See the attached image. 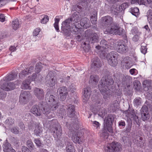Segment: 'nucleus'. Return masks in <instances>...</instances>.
Segmentation results:
<instances>
[{
	"mask_svg": "<svg viewBox=\"0 0 152 152\" xmlns=\"http://www.w3.org/2000/svg\"><path fill=\"white\" fill-rule=\"evenodd\" d=\"M31 83V81L27 79L25 80L22 83V88L25 89H31V88L30 86Z\"/></svg>",
	"mask_w": 152,
	"mask_h": 152,
	"instance_id": "obj_33",
	"label": "nucleus"
},
{
	"mask_svg": "<svg viewBox=\"0 0 152 152\" xmlns=\"http://www.w3.org/2000/svg\"><path fill=\"white\" fill-rule=\"evenodd\" d=\"M57 91L59 93L61 100H64L68 94V91L67 88L64 86L59 87L58 88Z\"/></svg>",
	"mask_w": 152,
	"mask_h": 152,
	"instance_id": "obj_12",
	"label": "nucleus"
},
{
	"mask_svg": "<svg viewBox=\"0 0 152 152\" xmlns=\"http://www.w3.org/2000/svg\"><path fill=\"white\" fill-rule=\"evenodd\" d=\"M30 96L29 92L26 91H22L19 98V102L21 104H24Z\"/></svg>",
	"mask_w": 152,
	"mask_h": 152,
	"instance_id": "obj_15",
	"label": "nucleus"
},
{
	"mask_svg": "<svg viewBox=\"0 0 152 152\" xmlns=\"http://www.w3.org/2000/svg\"><path fill=\"white\" fill-rule=\"evenodd\" d=\"M93 126L96 127V128L98 129L100 127V124L99 123L96 121H94L93 122Z\"/></svg>",
	"mask_w": 152,
	"mask_h": 152,
	"instance_id": "obj_64",
	"label": "nucleus"
},
{
	"mask_svg": "<svg viewBox=\"0 0 152 152\" xmlns=\"http://www.w3.org/2000/svg\"><path fill=\"white\" fill-rule=\"evenodd\" d=\"M72 140L75 143L81 144L82 142V139L80 136V133L78 131H74L72 132Z\"/></svg>",
	"mask_w": 152,
	"mask_h": 152,
	"instance_id": "obj_14",
	"label": "nucleus"
},
{
	"mask_svg": "<svg viewBox=\"0 0 152 152\" xmlns=\"http://www.w3.org/2000/svg\"><path fill=\"white\" fill-rule=\"evenodd\" d=\"M34 93L39 99L42 100L44 98V93L43 90L41 88H35L34 89Z\"/></svg>",
	"mask_w": 152,
	"mask_h": 152,
	"instance_id": "obj_19",
	"label": "nucleus"
},
{
	"mask_svg": "<svg viewBox=\"0 0 152 152\" xmlns=\"http://www.w3.org/2000/svg\"><path fill=\"white\" fill-rule=\"evenodd\" d=\"M89 44L86 41L83 42V44L85 45V46L83 47V49L85 52H88L90 50L91 48L89 45Z\"/></svg>",
	"mask_w": 152,
	"mask_h": 152,
	"instance_id": "obj_44",
	"label": "nucleus"
},
{
	"mask_svg": "<svg viewBox=\"0 0 152 152\" xmlns=\"http://www.w3.org/2000/svg\"><path fill=\"white\" fill-rule=\"evenodd\" d=\"M84 33L82 34L81 33L80 34H78L75 36L76 40L79 42L81 41L84 38Z\"/></svg>",
	"mask_w": 152,
	"mask_h": 152,
	"instance_id": "obj_48",
	"label": "nucleus"
},
{
	"mask_svg": "<svg viewBox=\"0 0 152 152\" xmlns=\"http://www.w3.org/2000/svg\"><path fill=\"white\" fill-rule=\"evenodd\" d=\"M114 83V81L111 77L105 76L102 78L99 82V86L101 85L102 87L109 88L111 87Z\"/></svg>",
	"mask_w": 152,
	"mask_h": 152,
	"instance_id": "obj_7",
	"label": "nucleus"
},
{
	"mask_svg": "<svg viewBox=\"0 0 152 152\" xmlns=\"http://www.w3.org/2000/svg\"><path fill=\"white\" fill-rule=\"evenodd\" d=\"M119 55L117 52L112 51L107 56V59L109 65L113 66H115L118 64V58Z\"/></svg>",
	"mask_w": 152,
	"mask_h": 152,
	"instance_id": "obj_4",
	"label": "nucleus"
},
{
	"mask_svg": "<svg viewBox=\"0 0 152 152\" xmlns=\"http://www.w3.org/2000/svg\"><path fill=\"white\" fill-rule=\"evenodd\" d=\"M45 100L49 105L48 107L52 111L56 110L59 105L57 97L54 96L51 91L48 92L45 95Z\"/></svg>",
	"mask_w": 152,
	"mask_h": 152,
	"instance_id": "obj_1",
	"label": "nucleus"
},
{
	"mask_svg": "<svg viewBox=\"0 0 152 152\" xmlns=\"http://www.w3.org/2000/svg\"><path fill=\"white\" fill-rule=\"evenodd\" d=\"M70 18L71 19L72 23L73 24L79 22L80 20V18L77 15L73 14Z\"/></svg>",
	"mask_w": 152,
	"mask_h": 152,
	"instance_id": "obj_35",
	"label": "nucleus"
},
{
	"mask_svg": "<svg viewBox=\"0 0 152 152\" xmlns=\"http://www.w3.org/2000/svg\"><path fill=\"white\" fill-rule=\"evenodd\" d=\"M91 92V88L89 87H86L83 89L82 97L83 102H86L88 101Z\"/></svg>",
	"mask_w": 152,
	"mask_h": 152,
	"instance_id": "obj_13",
	"label": "nucleus"
},
{
	"mask_svg": "<svg viewBox=\"0 0 152 152\" xmlns=\"http://www.w3.org/2000/svg\"><path fill=\"white\" fill-rule=\"evenodd\" d=\"M27 71L26 69L22 70L21 72L19 74V76L21 78L26 76L29 74Z\"/></svg>",
	"mask_w": 152,
	"mask_h": 152,
	"instance_id": "obj_46",
	"label": "nucleus"
},
{
	"mask_svg": "<svg viewBox=\"0 0 152 152\" xmlns=\"http://www.w3.org/2000/svg\"><path fill=\"white\" fill-rule=\"evenodd\" d=\"M70 29L71 31L74 34H76L79 30V28L77 27L76 25L75 24H72Z\"/></svg>",
	"mask_w": 152,
	"mask_h": 152,
	"instance_id": "obj_43",
	"label": "nucleus"
},
{
	"mask_svg": "<svg viewBox=\"0 0 152 152\" xmlns=\"http://www.w3.org/2000/svg\"><path fill=\"white\" fill-rule=\"evenodd\" d=\"M49 17L47 15H44V17L41 20V23L42 24H45L48 21Z\"/></svg>",
	"mask_w": 152,
	"mask_h": 152,
	"instance_id": "obj_56",
	"label": "nucleus"
},
{
	"mask_svg": "<svg viewBox=\"0 0 152 152\" xmlns=\"http://www.w3.org/2000/svg\"><path fill=\"white\" fill-rule=\"evenodd\" d=\"M100 45L103 48H108L107 42L104 39L102 40L100 42Z\"/></svg>",
	"mask_w": 152,
	"mask_h": 152,
	"instance_id": "obj_51",
	"label": "nucleus"
},
{
	"mask_svg": "<svg viewBox=\"0 0 152 152\" xmlns=\"http://www.w3.org/2000/svg\"><path fill=\"white\" fill-rule=\"evenodd\" d=\"M6 122L9 126H11L14 124V120L12 118H9L8 120L6 121Z\"/></svg>",
	"mask_w": 152,
	"mask_h": 152,
	"instance_id": "obj_59",
	"label": "nucleus"
},
{
	"mask_svg": "<svg viewBox=\"0 0 152 152\" xmlns=\"http://www.w3.org/2000/svg\"><path fill=\"white\" fill-rule=\"evenodd\" d=\"M3 151L4 152H8L11 151L12 150H14L11 147V144L7 142H4L3 145Z\"/></svg>",
	"mask_w": 152,
	"mask_h": 152,
	"instance_id": "obj_30",
	"label": "nucleus"
},
{
	"mask_svg": "<svg viewBox=\"0 0 152 152\" xmlns=\"http://www.w3.org/2000/svg\"><path fill=\"white\" fill-rule=\"evenodd\" d=\"M152 81L146 80L144 81L142 84L143 90L146 91H151L152 90L151 83Z\"/></svg>",
	"mask_w": 152,
	"mask_h": 152,
	"instance_id": "obj_22",
	"label": "nucleus"
},
{
	"mask_svg": "<svg viewBox=\"0 0 152 152\" xmlns=\"http://www.w3.org/2000/svg\"><path fill=\"white\" fill-rule=\"evenodd\" d=\"M64 139L66 140V142H65L66 152H75L74 147L72 146V143L71 142H68V138L64 137Z\"/></svg>",
	"mask_w": 152,
	"mask_h": 152,
	"instance_id": "obj_26",
	"label": "nucleus"
},
{
	"mask_svg": "<svg viewBox=\"0 0 152 152\" xmlns=\"http://www.w3.org/2000/svg\"><path fill=\"white\" fill-rule=\"evenodd\" d=\"M121 10L120 6L118 7L116 4L113 5L111 8V13L113 15H123L122 13L121 12Z\"/></svg>",
	"mask_w": 152,
	"mask_h": 152,
	"instance_id": "obj_18",
	"label": "nucleus"
},
{
	"mask_svg": "<svg viewBox=\"0 0 152 152\" xmlns=\"http://www.w3.org/2000/svg\"><path fill=\"white\" fill-rule=\"evenodd\" d=\"M39 105L44 114H48L50 113V111L51 110L48 107V106L45 103L41 102L39 103Z\"/></svg>",
	"mask_w": 152,
	"mask_h": 152,
	"instance_id": "obj_23",
	"label": "nucleus"
},
{
	"mask_svg": "<svg viewBox=\"0 0 152 152\" xmlns=\"http://www.w3.org/2000/svg\"><path fill=\"white\" fill-rule=\"evenodd\" d=\"M1 87L5 91H8L14 89L15 87V85L12 82L4 83L1 85Z\"/></svg>",
	"mask_w": 152,
	"mask_h": 152,
	"instance_id": "obj_20",
	"label": "nucleus"
},
{
	"mask_svg": "<svg viewBox=\"0 0 152 152\" xmlns=\"http://www.w3.org/2000/svg\"><path fill=\"white\" fill-rule=\"evenodd\" d=\"M80 25L83 26L84 28H89L91 26L89 20H85V19H83L80 22Z\"/></svg>",
	"mask_w": 152,
	"mask_h": 152,
	"instance_id": "obj_34",
	"label": "nucleus"
},
{
	"mask_svg": "<svg viewBox=\"0 0 152 152\" xmlns=\"http://www.w3.org/2000/svg\"><path fill=\"white\" fill-rule=\"evenodd\" d=\"M129 57H126L123 59L125 64V67L127 69L130 68L132 66L131 64H130V61L129 60Z\"/></svg>",
	"mask_w": 152,
	"mask_h": 152,
	"instance_id": "obj_39",
	"label": "nucleus"
},
{
	"mask_svg": "<svg viewBox=\"0 0 152 152\" xmlns=\"http://www.w3.org/2000/svg\"><path fill=\"white\" fill-rule=\"evenodd\" d=\"M148 113V107L146 105H143L141 110V113Z\"/></svg>",
	"mask_w": 152,
	"mask_h": 152,
	"instance_id": "obj_54",
	"label": "nucleus"
},
{
	"mask_svg": "<svg viewBox=\"0 0 152 152\" xmlns=\"http://www.w3.org/2000/svg\"><path fill=\"white\" fill-rule=\"evenodd\" d=\"M116 51L118 53L124 54L127 52L129 50V48L127 45L123 42H118L116 47Z\"/></svg>",
	"mask_w": 152,
	"mask_h": 152,
	"instance_id": "obj_9",
	"label": "nucleus"
},
{
	"mask_svg": "<svg viewBox=\"0 0 152 152\" xmlns=\"http://www.w3.org/2000/svg\"><path fill=\"white\" fill-rule=\"evenodd\" d=\"M134 106L138 107L141 105V99L139 97L136 98L133 102Z\"/></svg>",
	"mask_w": 152,
	"mask_h": 152,
	"instance_id": "obj_42",
	"label": "nucleus"
},
{
	"mask_svg": "<svg viewBox=\"0 0 152 152\" xmlns=\"http://www.w3.org/2000/svg\"><path fill=\"white\" fill-rule=\"evenodd\" d=\"M133 88L137 91H139L142 89L141 84L137 80H135L133 82Z\"/></svg>",
	"mask_w": 152,
	"mask_h": 152,
	"instance_id": "obj_31",
	"label": "nucleus"
},
{
	"mask_svg": "<svg viewBox=\"0 0 152 152\" xmlns=\"http://www.w3.org/2000/svg\"><path fill=\"white\" fill-rule=\"evenodd\" d=\"M75 107L74 105L72 104H69L68 106L67 110L68 111V115L69 117H72V120H74L75 118H73L74 116L75 110Z\"/></svg>",
	"mask_w": 152,
	"mask_h": 152,
	"instance_id": "obj_25",
	"label": "nucleus"
},
{
	"mask_svg": "<svg viewBox=\"0 0 152 152\" xmlns=\"http://www.w3.org/2000/svg\"><path fill=\"white\" fill-rule=\"evenodd\" d=\"M42 67L41 65L39 63H37L35 66V72L37 73H39L41 70Z\"/></svg>",
	"mask_w": 152,
	"mask_h": 152,
	"instance_id": "obj_50",
	"label": "nucleus"
},
{
	"mask_svg": "<svg viewBox=\"0 0 152 152\" xmlns=\"http://www.w3.org/2000/svg\"><path fill=\"white\" fill-rule=\"evenodd\" d=\"M113 18L109 15L102 17L100 19V22L104 26H107L113 23Z\"/></svg>",
	"mask_w": 152,
	"mask_h": 152,
	"instance_id": "obj_11",
	"label": "nucleus"
},
{
	"mask_svg": "<svg viewBox=\"0 0 152 152\" xmlns=\"http://www.w3.org/2000/svg\"><path fill=\"white\" fill-rule=\"evenodd\" d=\"M135 121L136 124L139 126L140 125V120L138 116L136 115L134 117L132 118Z\"/></svg>",
	"mask_w": 152,
	"mask_h": 152,
	"instance_id": "obj_57",
	"label": "nucleus"
},
{
	"mask_svg": "<svg viewBox=\"0 0 152 152\" xmlns=\"http://www.w3.org/2000/svg\"><path fill=\"white\" fill-rule=\"evenodd\" d=\"M26 145L31 150H32L34 149V145L31 140H28L27 141Z\"/></svg>",
	"mask_w": 152,
	"mask_h": 152,
	"instance_id": "obj_49",
	"label": "nucleus"
},
{
	"mask_svg": "<svg viewBox=\"0 0 152 152\" xmlns=\"http://www.w3.org/2000/svg\"><path fill=\"white\" fill-rule=\"evenodd\" d=\"M61 30L63 31L64 35L66 37L69 36L71 34V31L70 29L61 27Z\"/></svg>",
	"mask_w": 152,
	"mask_h": 152,
	"instance_id": "obj_40",
	"label": "nucleus"
},
{
	"mask_svg": "<svg viewBox=\"0 0 152 152\" xmlns=\"http://www.w3.org/2000/svg\"><path fill=\"white\" fill-rule=\"evenodd\" d=\"M108 136V133L107 132L103 131L101 135V136L103 137L104 139H107Z\"/></svg>",
	"mask_w": 152,
	"mask_h": 152,
	"instance_id": "obj_61",
	"label": "nucleus"
},
{
	"mask_svg": "<svg viewBox=\"0 0 152 152\" xmlns=\"http://www.w3.org/2000/svg\"><path fill=\"white\" fill-rule=\"evenodd\" d=\"M71 22L72 23L71 19L69 18L62 22L61 27L65 28L68 29L70 28L71 26H70V24Z\"/></svg>",
	"mask_w": 152,
	"mask_h": 152,
	"instance_id": "obj_32",
	"label": "nucleus"
},
{
	"mask_svg": "<svg viewBox=\"0 0 152 152\" xmlns=\"http://www.w3.org/2000/svg\"><path fill=\"white\" fill-rule=\"evenodd\" d=\"M91 68L94 70H96L100 68L102 66L99 59L97 57L93 58L91 61Z\"/></svg>",
	"mask_w": 152,
	"mask_h": 152,
	"instance_id": "obj_16",
	"label": "nucleus"
},
{
	"mask_svg": "<svg viewBox=\"0 0 152 152\" xmlns=\"http://www.w3.org/2000/svg\"><path fill=\"white\" fill-rule=\"evenodd\" d=\"M147 48L146 44L144 43H142L141 45V51L142 53L145 54L147 52Z\"/></svg>",
	"mask_w": 152,
	"mask_h": 152,
	"instance_id": "obj_47",
	"label": "nucleus"
},
{
	"mask_svg": "<svg viewBox=\"0 0 152 152\" xmlns=\"http://www.w3.org/2000/svg\"><path fill=\"white\" fill-rule=\"evenodd\" d=\"M132 126V124H129L126 128V130L124 131V132L126 133L130 132L131 130Z\"/></svg>",
	"mask_w": 152,
	"mask_h": 152,
	"instance_id": "obj_58",
	"label": "nucleus"
},
{
	"mask_svg": "<svg viewBox=\"0 0 152 152\" xmlns=\"http://www.w3.org/2000/svg\"><path fill=\"white\" fill-rule=\"evenodd\" d=\"M99 80V77L97 75H92L90 76L89 83L91 84H96Z\"/></svg>",
	"mask_w": 152,
	"mask_h": 152,
	"instance_id": "obj_28",
	"label": "nucleus"
},
{
	"mask_svg": "<svg viewBox=\"0 0 152 152\" xmlns=\"http://www.w3.org/2000/svg\"><path fill=\"white\" fill-rule=\"evenodd\" d=\"M129 4L127 2H125L123 3L121 5L119 6L121 10V12L123 14H124L125 10L129 7Z\"/></svg>",
	"mask_w": 152,
	"mask_h": 152,
	"instance_id": "obj_41",
	"label": "nucleus"
},
{
	"mask_svg": "<svg viewBox=\"0 0 152 152\" xmlns=\"http://www.w3.org/2000/svg\"><path fill=\"white\" fill-rule=\"evenodd\" d=\"M34 133L37 136H39L42 133V128L39 125H38L35 127V129L34 130Z\"/></svg>",
	"mask_w": 152,
	"mask_h": 152,
	"instance_id": "obj_36",
	"label": "nucleus"
},
{
	"mask_svg": "<svg viewBox=\"0 0 152 152\" xmlns=\"http://www.w3.org/2000/svg\"><path fill=\"white\" fill-rule=\"evenodd\" d=\"M130 12L133 15L136 17L140 14L139 10L137 7H132L130 9Z\"/></svg>",
	"mask_w": 152,
	"mask_h": 152,
	"instance_id": "obj_38",
	"label": "nucleus"
},
{
	"mask_svg": "<svg viewBox=\"0 0 152 152\" xmlns=\"http://www.w3.org/2000/svg\"><path fill=\"white\" fill-rule=\"evenodd\" d=\"M120 143L113 142L108 144L104 148L105 152H120L122 150Z\"/></svg>",
	"mask_w": 152,
	"mask_h": 152,
	"instance_id": "obj_5",
	"label": "nucleus"
},
{
	"mask_svg": "<svg viewBox=\"0 0 152 152\" xmlns=\"http://www.w3.org/2000/svg\"><path fill=\"white\" fill-rule=\"evenodd\" d=\"M43 77L39 73H33L31 77V80L38 83L42 81Z\"/></svg>",
	"mask_w": 152,
	"mask_h": 152,
	"instance_id": "obj_27",
	"label": "nucleus"
},
{
	"mask_svg": "<svg viewBox=\"0 0 152 152\" xmlns=\"http://www.w3.org/2000/svg\"><path fill=\"white\" fill-rule=\"evenodd\" d=\"M50 131L56 141H58L61 137L62 133L61 126L59 124H57L55 126L52 127Z\"/></svg>",
	"mask_w": 152,
	"mask_h": 152,
	"instance_id": "obj_6",
	"label": "nucleus"
},
{
	"mask_svg": "<svg viewBox=\"0 0 152 152\" xmlns=\"http://www.w3.org/2000/svg\"><path fill=\"white\" fill-rule=\"evenodd\" d=\"M141 118L144 121H147L149 119L150 115L148 113H141Z\"/></svg>",
	"mask_w": 152,
	"mask_h": 152,
	"instance_id": "obj_45",
	"label": "nucleus"
},
{
	"mask_svg": "<svg viewBox=\"0 0 152 152\" xmlns=\"http://www.w3.org/2000/svg\"><path fill=\"white\" fill-rule=\"evenodd\" d=\"M132 78L127 75L126 76H124L123 77L121 83L123 86L125 87V88H126L129 89V87H130V85L129 84V83L132 80Z\"/></svg>",
	"mask_w": 152,
	"mask_h": 152,
	"instance_id": "obj_17",
	"label": "nucleus"
},
{
	"mask_svg": "<svg viewBox=\"0 0 152 152\" xmlns=\"http://www.w3.org/2000/svg\"><path fill=\"white\" fill-rule=\"evenodd\" d=\"M86 42L88 43L94 44L99 42V37L96 33L93 32L91 30H87L84 33Z\"/></svg>",
	"mask_w": 152,
	"mask_h": 152,
	"instance_id": "obj_2",
	"label": "nucleus"
},
{
	"mask_svg": "<svg viewBox=\"0 0 152 152\" xmlns=\"http://www.w3.org/2000/svg\"><path fill=\"white\" fill-rule=\"evenodd\" d=\"M45 79L46 84L49 87H53L56 83V78L53 72L51 71L48 73Z\"/></svg>",
	"mask_w": 152,
	"mask_h": 152,
	"instance_id": "obj_8",
	"label": "nucleus"
},
{
	"mask_svg": "<svg viewBox=\"0 0 152 152\" xmlns=\"http://www.w3.org/2000/svg\"><path fill=\"white\" fill-rule=\"evenodd\" d=\"M115 118V115L109 114L107 117L104 119V121L106 122L107 126L109 127H111Z\"/></svg>",
	"mask_w": 152,
	"mask_h": 152,
	"instance_id": "obj_21",
	"label": "nucleus"
},
{
	"mask_svg": "<svg viewBox=\"0 0 152 152\" xmlns=\"http://www.w3.org/2000/svg\"><path fill=\"white\" fill-rule=\"evenodd\" d=\"M11 131L12 133L16 134H19L20 132L19 128L17 126L11 128Z\"/></svg>",
	"mask_w": 152,
	"mask_h": 152,
	"instance_id": "obj_53",
	"label": "nucleus"
},
{
	"mask_svg": "<svg viewBox=\"0 0 152 152\" xmlns=\"http://www.w3.org/2000/svg\"><path fill=\"white\" fill-rule=\"evenodd\" d=\"M12 26L14 30H16L19 27V22L18 19H16L12 22Z\"/></svg>",
	"mask_w": 152,
	"mask_h": 152,
	"instance_id": "obj_37",
	"label": "nucleus"
},
{
	"mask_svg": "<svg viewBox=\"0 0 152 152\" xmlns=\"http://www.w3.org/2000/svg\"><path fill=\"white\" fill-rule=\"evenodd\" d=\"M91 22L92 24H96L97 22V17H93V16H91L90 18Z\"/></svg>",
	"mask_w": 152,
	"mask_h": 152,
	"instance_id": "obj_55",
	"label": "nucleus"
},
{
	"mask_svg": "<svg viewBox=\"0 0 152 152\" xmlns=\"http://www.w3.org/2000/svg\"><path fill=\"white\" fill-rule=\"evenodd\" d=\"M99 89L101 94L103 95V98L105 99H107L110 97V90L109 88L101 86V85L98 86Z\"/></svg>",
	"mask_w": 152,
	"mask_h": 152,
	"instance_id": "obj_10",
	"label": "nucleus"
},
{
	"mask_svg": "<svg viewBox=\"0 0 152 152\" xmlns=\"http://www.w3.org/2000/svg\"><path fill=\"white\" fill-rule=\"evenodd\" d=\"M34 142L36 145L38 146H40L42 144L40 140L38 139H35L34 140Z\"/></svg>",
	"mask_w": 152,
	"mask_h": 152,
	"instance_id": "obj_63",
	"label": "nucleus"
},
{
	"mask_svg": "<svg viewBox=\"0 0 152 152\" xmlns=\"http://www.w3.org/2000/svg\"><path fill=\"white\" fill-rule=\"evenodd\" d=\"M17 77V74L12 73L7 75V76L3 78V80L5 81H10L14 80Z\"/></svg>",
	"mask_w": 152,
	"mask_h": 152,
	"instance_id": "obj_29",
	"label": "nucleus"
},
{
	"mask_svg": "<svg viewBox=\"0 0 152 152\" xmlns=\"http://www.w3.org/2000/svg\"><path fill=\"white\" fill-rule=\"evenodd\" d=\"M60 19L59 18H56L55 20V23H54V27L56 29V30L58 31L59 32V29L58 27V22L59 21Z\"/></svg>",
	"mask_w": 152,
	"mask_h": 152,
	"instance_id": "obj_52",
	"label": "nucleus"
},
{
	"mask_svg": "<svg viewBox=\"0 0 152 152\" xmlns=\"http://www.w3.org/2000/svg\"><path fill=\"white\" fill-rule=\"evenodd\" d=\"M31 112L37 116H39L42 113L41 108L39 107V105H34L31 109Z\"/></svg>",
	"mask_w": 152,
	"mask_h": 152,
	"instance_id": "obj_24",
	"label": "nucleus"
},
{
	"mask_svg": "<svg viewBox=\"0 0 152 152\" xmlns=\"http://www.w3.org/2000/svg\"><path fill=\"white\" fill-rule=\"evenodd\" d=\"M40 31V29L39 28H37L35 29L33 31V35L34 36H37L39 34Z\"/></svg>",
	"mask_w": 152,
	"mask_h": 152,
	"instance_id": "obj_62",
	"label": "nucleus"
},
{
	"mask_svg": "<svg viewBox=\"0 0 152 152\" xmlns=\"http://www.w3.org/2000/svg\"><path fill=\"white\" fill-rule=\"evenodd\" d=\"M21 151L22 152H31L28 148L24 146H22Z\"/></svg>",
	"mask_w": 152,
	"mask_h": 152,
	"instance_id": "obj_60",
	"label": "nucleus"
},
{
	"mask_svg": "<svg viewBox=\"0 0 152 152\" xmlns=\"http://www.w3.org/2000/svg\"><path fill=\"white\" fill-rule=\"evenodd\" d=\"M107 33L121 35L124 34V30L120 27L118 24L113 23L111 25L110 27L107 28L104 31V34Z\"/></svg>",
	"mask_w": 152,
	"mask_h": 152,
	"instance_id": "obj_3",
	"label": "nucleus"
}]
</instances>
